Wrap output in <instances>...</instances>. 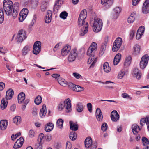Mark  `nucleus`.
<instances>
[{
	"mask_svg": "<svg viewBox=\"0 0 149 149\" xmlns=\"http://www.w3.org/2000/svg\"><path fill=\"white\" fill-rule=\"evenodd\" d=\"M103 67L104 70L106 73H108L111 70V68L109 66L108 63L107 62H106L104 64Z\"/></svg>",
	"mask_w": 149,
	"mask_h": 149,
	"instance_id": "obj_31",
	"label": "nucleus"
},
{
	"mask_svg": "<svg viewBox=\"0 0 149 149\" xmlns=\"http://www.w3.org/2000/svg\"><path fill=\"white\" fill-rule=\"evenodd\" d=\"M41 42L40 41L36 42L33 45V52L36 54H38L41 51Z\"/></svg>",
	"mask_w": 149,
	"mask_h": 149,
	"instance_id": "obj_10",
	"label": "nucleus"
},
{
	"mask_svg": "<svg viewBox=\"0 0 149 149\" xmlns=\"http://www.w3.org/2000/svg\"><path fill=\"white\" fill-rule=\"evenodd\" d=\"M64 108H65L66 112L69 113L71 112L72 110L71 104L70 99H66L64 102L61 103L59 104L58 108L59 111L62 110Z\"/></svg>",
	"mask_w": 149,
	"mask_h": 149,
	"instance_id": "obj_1",
	"label": "nucleus"
},
{
	"mask_svg": "<svg viewBox=\"0 0 149 149\" xmlns=\"http://www.w3.org/2000/svg\"><path fill=\"white\" fill-rule=\"evenodd\" d=\"M89 47L90 48V49L95 51L97 48V43L95 42H92Z\"/></svg>",
	"mask_w": 149,
	"mask_h": 149,
	"instance_id": "obj_49",
	"label": "nucleus"
},
{
	"mask_svg": "<svg viewBox=\"0 0 149 149\" xmlns=\"http://www.w3.org/2000/svg\"><path fill=\"white\" fill-rule=\"evenodd\" d=\"M25 93L22 92L19 93L18 96V103H21L22 102L24 101V100L25 98Z\"/></svg>",
	"mask_w": 149,
	"mask_h": 149,
	"instance_id": "obj_27",
	"label": "nucleus"
},
{
	"mask_svg": "<svg viewBox=\"0 0 149 149\" xmlns=\"http://www.w3.org/2000/svg\"><path fill=\"white\" fill-rule=\"evenodd\" d=\"M72 75L76 79H79L81 77V76L77 72H74L72 73Z\"/></svg>",
	"mask_w": 149,
	"mask_h": 149,
	"instance_id": "obj_57",
	"label": "nucleus"
},
{
	"mask_svg": "<svg viewBox=\"0 0 149 149\" xmlns=\"http://www.w3.org/2000/svg\"><path fill=\"white\" fill-rule=\"evenodd\" d=\"M108 127L107 124L106 123H104L101 126V130L103 131H106Z\"/></svg>",
	"mask_w": 149,
	"mask_h": 149,
	"instance_id": "obj_55",
	"label": "nucleus"
},
{
	"mask_svg": "<svg viewBox=\"0 0 149 149\" xmlns=\"http://www.w3.org/2000/svg\"><path fill=\"white\" fill-rule=\"evenodd\" d=\"M121 9L119 7H116L114 9V13L113 14V18L114 19H116L119 15V14L121 12Z\"/></svg>",
	"mask_w": 149,
	"mask_h": 149,
	"instance_id": "obj_18",
	"label": "nucleus"
},
{
	"mask_svg": "<svg viewBox=\"0 0 149 149\" xmlns=\"http://www.w3.org/2000/svg\"><path fill=\"white\" fill-rule=\"evenodd\" d=\"M77 136L76 134L74 132H71L70 135V138L72 141L75 140Z\"/></svg>",
	"mask_w": 149,
	"mask_h": 149,
	"instance_id": "obj_47",
	"label": "nucleus"
},
{
	"mask_svg": "<svg viewBox=\"0 0 149 149\" xmlns=\"http://www.w3.org/2000/svg\"><path fill=\"white\" fill-rule=\"evenodd\" d=\"M71 49V47L69 45H66L61 50V55L65 56L67 55Z\"/></svg>",
	"mask_w": 149,
	"mask_h": 149,
	"instance_id": "obj_16",
	"label": "nucleus"
},
{
	"mask_svg": "<svg viewBox=\"0 0 149 149\" xmlns=\"http://www.w3.org/2000/svg\"><path fill=\"white\" fill-rule=\"evenodd\" d=\"M87 17V12L85 10H83L80 13L78 19L85 21Z\"/></svg>",
	"mask_w": 149,
	"mask_h": 149,
	"instance_id": "obj_26",
	"label": "nucleus"
},
{
	"mask_svg": "<svg viewBox=\"0 0 149 149\" xmlns=\"http://www.w3.org/2000/svg\"><path fill=\"white\" fill-rule=\"evenodd\" d=\"M19 10H14L13 9L12 10V15L13 16V18L15 19L18 15Z\"/></svg>",
	"mask_w": 149,
	"mask_h": 149,
	"instance_id": "obj_51",
	"label": "nucleus"
},
{
	"mask_svg": "<svg viewBox=\"0 0 149 149\" xmlns=\"http://www.w3.org/2000/svg\"><path fill=\"white\" fill-rule=\"evenodd\" d=\"M76 52V49H74L70 52L68 57V59L69 62H72L75 60L78 55Z\"/></svg>",
	"mask_w": 149,
	"mask_h": 149,
	"instance_id": "obj_9",
	"label": "nucleus"
},
{
	"mask_svg": "<svg viewBox=\"0 0 149 149\" xmlns=\"http://www.w3.org/2000/svg\"><path fill=\"white\" fill-rule=\"evenodd\" d=\"M132 129L133 134L135 135H136L140 130L138 125L136 124L132 125Z\"/></svg>",
	"mask_w": 149,
	"mask_h": 149,
	"instance_id": "obj_28",
	"label": "nucleus"
},
{
	"mask_svg": "<svg viewBox=\"0 0 149 149\" xmlns=\"http://www.w3.org/2000/svg\"><path fill=\"white\" fill-rule=\"evenodd\" d=\"M13 121L14 123L18 125L21 122V118L19 116H16L14 118Z\"/></svg>",
	"mask_w": 149,
	"mask_h": 149,
	"instance_id": "obj_36",
	"label": "nucleus"
},
{
	"mask_svg": "<svg viewBox=\"0 0 149 149\" xmlns=\"http://www.w3.org/2000/svg\"><path fill=\"white\" fill-rule=\"evenodd\" d=\"M54 125L52 123H48L47 125L45 126V130L46 132H49L53 129Z\"/></svg>",
	"mask_w": 149,
	"mask_h": 149,
	"instance_id": "obj_25",
	"label": "nucleus"
},
{
	"mask_svg": "<svg viewBox=\"0 0 149 149\" xmlns=\"http://www.w3.org/2000/svg\"><path fill=\"white\" fill-rule=\"evenodd\" d=\"M122 97L124 98L128 99L130 98V96L125 93H123L121 95Z\"/></svg>",
	"mask_w": 149,
	"mask_h": 149,
	"instance_id": "obj_63",
	"label": "nucleus"
},
{
	"mask_svg": "<svg viewBox=\"0 0 149 149\" xmlns=\"http://www.w3.org/2000/svg\"><path fill=\"white\" fill-rule=\"evenodd\" d=\"M78 25L80 26H82L85 24L83 28H82L81 29L80 34L81 36H83L88 32L87 29L88 26V24L87 22H86L85 23V21H83L79 19H78Z\"/></svg>",
	"mask_w": 149,
	"mask_h": 149,
	"instance_id": "obj_5",
	"label": "nucleus"
},
{
	"mask_svg": "<svg viewBox=\"0 0 149 149\" xmlns=\"http://www.w3.org/2000/svg\"><path fill=\"white\" fill-rule=\"evenodd\" d=\"M13 6L10 7H8L7 9H4V10L6 14L8 15H12V12Z\"/></svg>",
	"mask_w": 149,
	"mask_h": 149,
	"instance_id": "obj_38",
	"label": "nucleus"
},
{
	"mask_svg": "<svg viewBox=\"0 0 149 149\" xmlns=\"http://www.w3.org/2000/svg\"><path fill=\"white\" fill-rule=\"evenodd\" d=\"M90 48L89 47L87 52V55L90 56V58L88 59L87 63L89 64L92 63L90 66V68H91L93 67L94 66L95 64L97 61V57L95 58L94 57V53L95 51Z\"/></svg>",
	"mask_w": 149,
	"mask_h": 149,
	"instance_id": "obj_2",
	"label": "nucleus"
},
{
	"mask_svg": "<svg viewBox=\"0 0 149 149\" xmlns=\"http://www.w3.org/2000/svg\"><path fill=\"white\" fill-rule=\"evenodd\" d=\"M4 20V13L3 10L0 9V23H2Z\"/></svg>",
	"mask_w": 149,
	"mask_h": 149,
	"instance_id": "obj_46",
	"label": "nucleus"
},
{
	"mask_svg": "<svg viewBox=\"0 0 149 149\" xmlns=\"http://www.w3.org/2000/svg\"><path fill=\"white\" fill-rule=\"evenodd\" d=\"M24 139L22 137H20L18 139L15 143L13 148L17 149L20 148L24 142Z\"/></svg>",
	"mask_w": 149,
	"mask_h": 149,
	"instance_id": "obj_15",
	"label": "nucleus"
},
{
	"mask_svg": "<svg viewBox=\"0 0 149 149\" xmlns=\"http://www.w3.org/2000/svg\"><path fill=\"white\" fill-rule=\"evenodd\" d=\"M28 135L30 138H33L35 136L36 133L33 130L31 129L28 132Z\"/></svg>",
	"mask_w": 149,
	"mask_h": 149,
	"instance_id": "obj_40",
	"label": "nucleus"
},
{
	"mask_svg": "<svg viewBox=\"0 0 149 149\" xmlns=\"http://www.w3.org/2000/svg\"><path fill=\"white\" fill-rule=\"evenodd\" d=\"M14 94V92L11 89L8 90L6 92V98L7 100H9L12 97Z\"/></svg>",
	"mask_w": 149,
	"mask_h": 149,
	"instance_id": "obj_23",
	"label": "nucleus"
},
{
	"mask_svg": "<svg viewBox=\"0 0 149 149\" xmlns=\"http://www.w3.org/2000/svg\"><path fill=\"white\" fill-rule=\"evenodd\" d=\"M63 0H58L55 3L54 10H58L59 8L60 7L61 5L63 4Z\"/></svg>",
	"mask_w": 149,
	"mask_h": 149,
	"instance_id": "obj_30",
	"label": "nucleus"
},
{
	"mask_svg": "<svg viewBox=\"0 0 149 149\" xmlns=\"http://www.w3.org/2000/svg\"><path fill=\"white\" fill-rule=\"evenodd\" d=\"M67 85H68V87L69 88L73 91L74 90L75 87L76 86V85L70 82L68 83Z\"/></svg>",
	"mask_w": 149,
	"mask_h": 149,
	"instance_id": "obj_48",
	"label": "nucleus"
},
{
	"mask_svg": "<svg viewBox=\"0 0 149 149\" xmlns=\"http://www.w3.org/2000/svg\"><path fill=\"white\" fill-rule=\"evenodd\" d=\"M26 38L27 36L25 31L23 29H21L18 31L16 40L18 42H22Z\"/></svg>",
	"mask_w": 149,
	"mask_h": 149,
	"instance_id": "obj_7",
	"label": "nucleus"
},
{
	"mask_svg": "<svg viewBox=\"0 0 149 149\" xmlns=\"http://www.w3.org/2000/svg\"><path fill=\"white\" fill-rule=\"evenodd\" d=\"M21 134L20 132H19V133L16 134L15 135V137L14 139H13V137L14 136V134H13L11 136V139H12V140L14 141L17 137L20 136L21 135Z\"/></svg>",
	"mask_w": 149,
	"mask_h": 149,
	"instance_id": "obj_59",
	"label": "nucleus"
},
{
	"mask_svg": "<svg viewBox=\"0 0 149 149\" xmlns=\"http://www.w3.org/2000/svg\"><path fill=\"white\" fill-rule=\"evenodd\" d=\"M68 15V13L66 11H64L60 13V17L61 18L65 19L66 18Z\"/></svg>",
	"mask_w": 149,
	"mask_h": 149,
	"instance_id": "obj_44",
	"label": "nucleus"
},
{
	"mask_svg": "<svg viewBox=\"0 0 149 149\" xmlns=\"http://www.w3.org/2000/svg\"><path fill=\"white\" fill-rule=\"evenodd\" d=\"M27 16L24 14L23 12H20L19 14V20L20 22H23Z\"/></svg>",
	"mask_w": 149,
	"mask_h": 149,
	"instance_id": "obj_41",
	"label": "nucleus"
},
{
	"mask_svg": "<svg viewBox=\"0 0 149 149\" xmlns=\"http://www.w3.org/2000/svg\"><path fill=\"white\" fill-rule=\"evenodd\" d=\"M42 99L40 96L38 95L36 97L35 99L34 102L37 105L40 104L42 102Z\"/></svg>",
	"mask_w": 149,
	"mask_h": 149,
	"instance_id": "obj_39",
	"label": "nucleus"
},
{
	"mask_svg": "<svg viewBox=\"0 0 149 149\" xmlns=\"http://www.w3.org/2000/svg\"><path fill=\"white\" fill-rule=\"evenodd\" d=\"M130 64V56H127L125 58L124 65L126 67L129 66Z\"/></svg>",
	"mask_w": 149,
	"mask_h": 149,
	"instance_id": "obj_34",
	"label": "nucleus"
},
{
	"mask_svg": "<svg viewBox=\"0 0 149 149\" xmlns=\"http://www.w3.org/2000/svg\"><path fill=\"white\" fill-rule=\"evenodd\" d=\"M136 15L135 12L131 13V23L133 22L135 20Z\"/></svg>",
	"mask_w": 149,
	"mask_h": 149,
	"instance_id": "obj_54",
	"label": "nucleus"
},
{
	"mask_svg": "<svg viewBox=\"0 0 149 149\" xmlns=\"http://www.w3.org/2000/svg\"><path fill=\"white\" fill-rule=\"evenodd\" d=\"M105 49V46L104 45L102 46L100 51V55L101 56H102L103 54Z\"/></svg>",
	"mask_w": 149,
	"mask_h": 149,
	"instance_id": "obj_56",
	"label": "nucleus"
},
{
	"mask_svg": "<svg viewBox=\"0 0 149 149\" xmlns=\"http://www.w3.org/2000/svg\"><path fill=\"white\" fill-rule=\"evenodd\" d=\"M113 2V0H101V3L104 9H107L112 5Z\"/></svg>",
	"mask_w": 149,
	"mask_h": 149,
	"instance_id": "obj_12",
	"label": "nucleus"
},
{
	"mask_svg": "<svg viewBox=\"0 0 149 149\" xmlns=\"http://www.w3.org/2000/svg\"><path fill=\"white\" fill-rule=\"evenodd\" d=\"M13 2L9 0H4L3 1V6L4 9H6L8 7H10L13 6Z\"/></svg>",
	"mask_w": 149,
	"mask_h": 149,
	"instance_id": "obj_21",
	"label": "nucleus"
},
{
	"mask_svg": "<svg viewBox=\"0 0 149 149\" xmlns=\"http://www.w3.org/2000/svg\"><path fill=\"white\" fill-rule=\"evenodd\" d=\"M29 99H26L25 100L24 103L23 105V107L22 108V109L23 110H24L25 109L26 105L29 102Z\"/></svg>",
	"mask_w": 149,
	"mask_h": 149,
	"instance_id": "obj_61",
	"label": "nucleus"
},
{
	"mask_svg": "<svg viewBox=\"0 0 149 149\" xmlns=\"http://www.w3.org/2000/svg\"><path fill=\"white\" fill-rule=\"evenodd\" d=\"M63 122L64 121L62 119H59L56 122V125L57 127L60 128H62Z\"/></svg>",
	"mask_w": 149,
	"mask_h": 149,
	"instance_id": "obj_37",
	"label": "nucleus"
},
{
	"mask_svg": "<svg viewBox=\"0 0 149 149\" xmlns=\"http://www.w3.org/2000/svg\"><path fill=\"white\" fill-rule=\"evenodd\" d=\"M97 144L96 141L92 142V139L90 137L86 138L85 141V147L87 148L96 149Z\"/></svg>",
	"mask_w": 149,
	"mask_h": 149,
	"instance_id": "obj_4",
	"label": "nucleus"
},
{
	"mask_svg": "<svg viewBox=\"0 0 149 149\" xmlns=\"http://www.w3.org/2000/svg\"><path fill=\"white\" fill-rule=\"evenodd\" d=\"M122 43V40L121 38L118 37L113 43L112 51L114 52H117L120 48Z\"/></svg>",
	"mask_w": 149,
	"mask_h": 149,
	"instance_id": "obj_6",
	"label": "nucleus"
},
{
	"mask_svg": "<svg viewBox=\"0 0 149 149\" xmlns=\"http://www.w3.org/2000/svg\"><path fill=\"white\" fill-rule=\"evenodd\" d=\"M141 48L138 44H136L134 46L133 48V54L134 55H137L139 54Z\"/></svg>",
	"mask_w": 149,
	"mask_h": 149,
	"instance_id": "obj_24",
	"label": "nucleus"
},
{
	"mask_svg": "<svg viewBox=\"0 0 149 149\" xmlns=\"http://www.w3.org/2000/svg\"><path fill=\"white\" fill-rule=\"evenodd\" d=\"M142 140L143 145H145L149 144V141L147 138L143 137L142 138Z\"/></svg>",
	"mask_w": 149,
	"mask_h": 149,
	"instance_id": "obj_53",
	"label": "nucleus"
},
{
	"mask_svg": "<svg viewBox=\"0 0 149 149\" xmlns=\"http://www.w3.org/2000/svg\"><path fill=\"white\" fill-rule=\"evenodd\" d=\"M69 123L71 130L74 131H76L78 130V127L77 124H74L73 122L71 121H70Z\"/></svg>",
	"mask_w": 149,
	"mask_h": 149,
	"instance_id": "obj_33",
	"label": "nucleus"
},
{
	"mask_svg": "<svg viewBox=\"0 0 149 149\" xmlns=\"http://www.w3.org/2000/svg\"><path fill=\"white\" fill-rule=\"evenodd\" d=\"M87 107L89 111L90 112H91L92 111V104L91 103H88L87 105Z\"/></svg>",
	"mask_w": 149,
	"mask_h": 149,
	"instance_id": "obj_62",
	"label": "nucleus"
},
{
	"mask_svg": "<svg viewBox=\"0 0 149 149\" xmlns=\"http://www.w3.org/2000/svg\"><path fill=\"white\" fill-rule=\"evenodd\" d=\"M102 20L99 19H95L93 23V29L95 32H98L100 31L102 27Z\"/></svg>",
	"mask_w": 149,
	"mask_h": 149,
	"instance_id": "obj_3",
	"label": "nucleus"
},
{
	"mask_svg": "<svg viewBox=\"0 0 149 149\" xmlns=\"http://www.w3.org/2000/svg\"><path fill=\"white\" fill-rule=\"evenodd\" d=\"M84 88L80 86L79 85H76L74 91L77 92H80L83 91Z\"/></svg>",
	"mask_w": 149,
	"mask_h": 149,
	"instance_id": "obj_52",
	"label": "nucleus"
},
{
	"mask_svg": "<svg viewBox=\"0 0 149 149\" xmlns=\"http://www.w3.org/2000/svg\"><path fill=\"white\" fill-rule=\"evenodd\" d=\"M121 56L120 53H118L116 54L113 59V64L114 65H116L119 63L121 59Z\"/></svg>",
	"mask_w": 149,
	"mask_h": 149,
	"instance_id": "obj_19",
	"label": "nucleus"
},
{
	"mask_svg": "<svg viewBox=\"0 0 149 149\" xmlns=\"http://www.w3.org/2000/svg\"><path fill=\"white\" fill-rule=\"evenodd\" d=\"M46 108L45 105H43L40 109V115L41 117L43 118L45 117L46 113Z\"/></svg>",
	"mask_w": 149,
	"mask_h": 149,
	"instance_id": "obj_29",
	"label": "nucleus"
},
{
	"mask_svg": "<svg viewBox=\"0 0 149 149\" xmlns=\"http://www.w3.org/2000/svg\"><path fill=\"white\" fill-rule=\"evenodd\" d=\"M142 12L147 14L149 12V0H146L144 3L142 8Z\"/></svg>",
	"mask_w": 149,
	"mask_h": 149,
	"instance_id": "obj_13",
	"label": "nucleus"
},
{
	"mask_svg": "<svg viewBox=\"0 0 149 149\" xmlns=\"http://www.w3.org/2000/svg\"><path fill=\"white\" fill-rule=\"evenodd\" d=\"M58 81L60 84L63 86H65L68 84L67 82L64 79L59 80Z\"/></svg>",
	"mask_w": 149,
	"mask_h": 149,
	"instance_id": "obj_43",
	"label": "nucleus"
},
{
	"mask_svg": "<svg viewBox=\"0 0 149 149\" xmlns=\"http://www.w3.org/2000/svg\"><path fill=\"white\" fill-rule=\"evenodd\" d=\"M84 109L82 104L81 102L77 103L76 106V110L78 112H82Z\"/></svg>",
	"mask_w": 149,
	"mask_h": 149,
	"instance_id": "obj_32",
	"label": "nucleus"
},
{
	"mask_svg": "<svg viewBox=\"0 0 149 149\" xmlns=\"http://www.w3.org/2000/svg\"><path fill=\"white\" fill-rule=\"evenodd\" d=\"M7 101H5L4 98L2 99L1 104V107L2 109L3 110L6 108L7 106Z\"/></svg>",
	"mask_w": 149,
	"mask_h": 149,
	"instance_id": "obj_35",
	"label": "nucleus"
},
{
	"mask_svg": "<svg viewBox=\"0 0 149 149\" xmlns=\"http://www.w3.org/2000/svg\"><path fill=\"white\" fill-rule=\"evenodd\" d=\"M145 31V27L143 26H141L139 27L138 29V30L137 32L143 35V34Z\"/></svg>",
	"mask_w": 149,
	"mask_h": 149,
	"instance_id": "obj_50",
	"label": "nucleus"
},
{
	"mask_svg": "<svg viewBox=\"0 0 149 149\" xmlns=\"http://www.w3.org/2000/svg\"><path fill=\"white\" fill-rule=\"evenodd\" d=\"M52 16V12L49 10L47 11L45 19V22L47 23H49L51 21Z\"/></svg>",
	"mask_w": 149,
	"mask_h": 149,
	"instance_id": "obj_20",
	"label": "nucleus"
},
{
	"mask_svg": "<svg viewBox=\"0 0 149 149\" xmlns=\"http://www.w3.org/2000/svg\"><path fill=\"white\" fill-rule=\"evenodd\" d=\"M29 48L28 46H26L23 49L22 51V54L25 56L29 51Z\"/></svg>",
	"mask_w": 149,
	"mask_h": 149,
	"instance_id": "obj_42",
	"label": "nucleus"
},
{
	"mask_svg": "<svg viewBox=\"0 0 149 149\" xmlns=\"http://www.w3.org/2000/svg\"><path fill=\"white\" fill-rule=\"evenodd\" d=\"M72 148L71 143L67 142L66 143V149H71Z\"/></svg>",
	"mask_w": 149,
	"mask_h": 149,
	"instance_id": "obj_64",
	"label": "nucleus"
},
{
	"mask_svg": "<svg viewBox=\"0 0 149 149\" xmlns=\"http://www.w3.org/2000/svg\"><path fill=\"white\" fill-rule=\"evenodd\" d=\"M132 74L133 77L136 78L138 80H140L142 76L141 71L136 68L133 69Z\"/></svg>",
	"mask_w": 149,
	"mask_h": 149,
	"instance_id": "obj_11",
	"label": "nucleus"
},
{
	"mask_svg": "<svg viewBox=\"0 0 149 149\" xmlns=\"http://www.w3.org/2000/svg\"><path fill=\"white\" fill-rule=\"evenodd\" d=\"M96 115L97 119L98 121H102L103 117L102 113L100 109L97 108L96 109Z\"/></svg>",
	"mask_w": 149,
	"mask_h": 149,
	"instance_id": "obj_17",
	"label": "nucleus"
},
{
	"mask_svg": "<svg viewBox=\"0 0 149 149\" xmlns=\"http://www.w3.org/2000/svg\"><path fill=\"white\" fill-rule=\"evenodd\" d=\"M149 56L147 54L144 55L141 58L140 63V68L144 69L147 65L149 60Z\"/></svg>",
	"mask_w": 149,
	"mask_h": 149,
	"instance_id": "obj_8",
	"label": "nucleus"
},
{
	"mask_svg": "<svg viewBox=\"0 0 149 149\" xmlns=\"http://www.w3.org/2000/svg\"><path fill=\"white\" fill-rule=\"evenodd\" d=\"M8 121L6 120H3L0 122V129L2 130H4L7 127Z\"/></svg>",
	"mask_w": 149,
	"mask_h": 149,
	"instance_id": "obj_22",
	"label": "nucleus"
},
{
	"mask_svg": "<svg viewBox=\"0 0 149 149\" xmlns=\"http://www.w3.org/2000/svg\"><path fill=\"white\" fill-rule=\"evenodd\" d=\"M13 9L14 10H19V4L18 2H16L14 4Z\"/></svg>",
	"mask_w": 149,
	"mask_h": 149,
	"instance_id": "obj_60",
	"label": "nucleus"
},
{
	"mask_svg": "<svg viewBox=\"0 0 149 149\" xmlns=\"http://www.w3.org/2000/svg\"><path fill=\"white\" fill-rule=\"evenodd\" d=\"M124 73L123 71H120L118 74V79H121L123 77L124 75Z\"/></svg>",
	"mask_w": 149,
	"mask_h": 149,
	"instance_id": "obj_58",
	"label": "nucleus"
},
{
	"mask_svg": "<svg viewBox=\"0 0 149 149\" xmlns=\"http://www.w3.org/2000/svg\"><path fill=\"white\" fill-rule=\"evenodd\" d=\"M37 18L36 15L35 14L34 15L33 18L32 20V22L31 23V24L29 26V28H31L32 26H33L34 23L36 22V20Z\"/></svg>",
	"mask_w": 149,
	"mask_h": 149,
	"instance_id": "obj_45",
	"label": "nucleus"
},
{
	"mask_svg": "<svg viewBox=\"0 0 149 149\" xmlns=\"http://www.w3.org/2000/svg\"><path fill=\"white\" fill-rule=\"evenodd\" d=\"M111 120L113 122H116L119 118V115L116 110H113L111 113Z\"/></svg>",
	"mask_w": 149,
	"mask_h": 149,
	"instance_id": "obj_14",
	"label": "nucleus"
}]
</instances>
